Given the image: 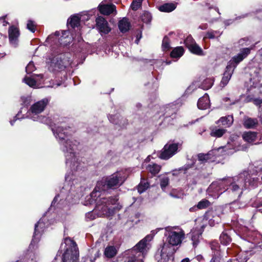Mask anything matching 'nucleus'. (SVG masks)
Instances as JSON below:
<instances>
[{
    "label": "nucleus",
    "mask_w": 262,
    "mask_h": 262,
    "mask_svg": "<svg viewBox=\"0 0 262 262\" xmlns=\"http://www.w3.org/2000/svg\"><path fill=\"white\" fill-rule=\"evenodd\" d=\"M97 191L94 190L91 193V198L96 203V208L101 210L108 216H113L116 213V208L109 207L115 205L118 201L117 196L105 197H96Z\"/></svg>",
    "instance_id": "1"
},
{
    "label": "nucleus",
    "mask_w": 262,
    "mask_h": 262,
    "mask_svg": "<svg viewBox=\"0 0 262 262\" xmlns=\"http://www.w3.org/2000/svg\"><path fill=\"white\" fill-rule=\"evenodd\" d=\"M257 174L251 171L244 170L237 176L230 178L243 191L247 189L254 188L258 186L259 179Z\"/></svg>",
    "instance_id": "2"
},
{
    "label": "nucleus",
    "mask_w": 262,
    "mask_h": 262,
    "mask_svg": "<svg viewBox=\"0 0 262 262\" xmlns=\"http://www.w3.org/2000/svg\"><path fill=\"white\" fill-rule=\"evenodd\" d=\"M70 127H68V128H63L62 126H58L57 127L52 128V130L54 135H55L56 137L57 138H59L60 142L63 143L66 148L64 150H66L67 152L70 154V156L72 158L71 159H70V158H68L69 155H66L67 163H68V161L72 162V159L75 157V153L74 152V149L72 145V141L68 139V137L71 135L70 132Z\"/></svg>",
    "instance_id": "3"
},
{
    "label": "nucleus",
    "mask_w": 262,
    "mask_h": 262,
    "mask_svg": "<svg viewBox=\"0 0 262 262\" xmlns=\"http://www.w3.org/2000/svg\"><path fill=\"white\" fill-rule=\"evenodd\" d=\"M125 180L119 172L115 173L109 177L103 178L97 182L96 187L98 191H105L109 189L119 188L124 183Z\"/></svg>",
    "instance_id": "4"
},
{
    "label": "nucleus",
    "mask_w": 262,
    "mask_h": 262,
    "mask_svg": "<svg viewBox=\"0 0 262 262\" xmlns=\"http://www.w3.org/2000/svg\"><path fill=\"white\" fill-rule=\"evenodd\" d=\"M68 55V53H63L51 58L49 67V70L52 72L64 70L70 63V58Z\"/></svg>",
    "instance_id": "5"
},
{
    "label": "nucleus",
    "mask_w": 262,
    "mask_h": 262,
    "mask_svg": "<svg viewBox=\"0 0 262 262\" xmlns=\"http://www.w3.org/2000/svg\"><path fill=\"white\" fill-rule=\"evenodd\" d=\"M67 240L71 242L72 246L63 253L61 262H79V252L76 243L69 237L65 238V241Z\"/></svg>",
    "instance_id": "6"
},
{
    "label": "nucleus",
    "mask_w": 262,
    "mask_h": 262,
    "mask_svg": "<svg viewBox=\"0 0 262 262\" xmlns=\"http://www.w3.org/2000/svg\"><path fill=\"white\" fill-rule=\"evenodd\" d=\"M181 144L179 143H167L161 151L159 158L163 160H168L179 151Z\"/></svg>",
    "instance_id": "7"
},
{
    "label": "nucleus",
    "mask_w": 262,
    "mask_h": 262,
    "mask_svg": "<svg viewBox=\"0 0 262 262\" xmlns=\"http://www.w3.org/2000/svg\"><path fill=\"white\" fill-rule=\"evenodd\" d=\"M219 149H213L207 153H199L197 155L198 161L200 164L205 165L207 163H212L216 161L219 157Z\"/></svg>",
    "instance_id": "8"
},
{
    "label": "nucleus",
    "mask_w": 262,
    "mask_h": 262,
    "mask_svg": "<svg viewBox=\"0 0 262 262\" xmlns=\"http://www.w3.org/2000/svg\"><path fill=\"white\" fill-rule=\"evenodd\" d=\"M108 119L112 123L117 125L119 129L126 128L128 124V120L119 114L109 115Z\"/></svg>",
    "instance_id": "9"
},
{
    "label": "nucleus",
    "mask_w": 262,
    "mask_h": 262,
    "mask_svg": "<svg viewBox=\"0 0 262 262\" xmlns=\"http://www.w3.org/2000/svg\"><path fill=\"white\" fill-rule=\"evenodd\" d=\"M20 35V31L18 28L14 25L9 27L8 29V37L10 43L16 48L18 45V37Z\"/></svg>",
    "instance_id": "10"
},
{
    "label": "nucleus",
    "mask_w": 262,
    "mask_h": 262,
    "mask_svg": "<svg viewBox=\"0 0 262 262\" xmlns=\"http://www.w3.org/2000/svg\"><path fill=\"white\" fill-rule=\"evenodd\" d=\"M97 29L101 34H107L111 31L107 20L102 16H99L96 19Z\"/></svg>",
    "instance_id": "11"
},
{
    "label": "nucleus",
    "mask_w": 262,
    "mask_h": 262,
    "mask_svg": "<svg viewBox=\"0 0 262 262\" xmlns=\"http://www.w3.org/2000/svg\"><path fill=\"white\" fill-rule=\"evenodd\" d=\"M49 103L48 99L44 98L34 103L31 106L29 109L32 114L37 115L42 112Z\"/></svg>",
    "instance_id": "12"
},
{
    "label": "nucleus",
    "mask_w": 262,
    "mask_h": 262,
    "mask_svg": "<svg viewBox=\"0 0 262 262\" xmlns=\"http://www.w3.org/2000/svg\"><path fill=\"white\" fill-rule=\"evenodd\" d=\"M184 235L185 233L183 230H181L179 232L172 231L169 233L168 242L169 244L172 246H177L181 243Z\"/></svg>",
    "instance_id": "13"
},
{
    "label": "nucleus",
    "mask_w": 262,
    "mask_h": 262,
    "mask_svg": "<svg viewBox=\"0 0 262 262\" xmlns=\"http://www.w3.org/2000/svg\"><path fill=\"white\" fill-rule=\"evenodd\" d=\"M236 68L234 65L230 64L228 61L227 66L226 67L225 71L223 74L220 85L222 87H225L228 83L233 73L234 69Z\"/></svg>",
    "instance_id": "14"
},
{
    "label": "nucleus",
    "mask_w": 262,
    "mask_h": 262,
    "mask_svg": "<svg viewBox=\"0 0 262 262\" xmlns=\"http://www.w3.org/2000/svg\"><path fill=\"white\" fill-rule=\"evenodd\" d=\"M251 49L249 48H245L241 49L239 53L236 56H233L229 62L230 64L237 67V64L246 58L250 54Z\"/></svg>",
    "instance_id": "15"
},
{
    "label": "nucleus",
    "mask_w": 262,
    "mask_h": 262,
    "mask_svg": "<svg viewBox=\"0 0 262 262\" xmlns=\"http://www.w3.org/2000/svg\"><path fill=\"white\" fill-rule=\"evenodd\" d=\"M222 182L226 187V190L238 194L239 196L242 194L243 191L239 187V186L235 183L234 181H232L230 177L223 179Z\"/></svg>",
    "instance_id": "16"
},
{
    "label": "nucleus",
    "mask_w": 262,
    "mask_h": 262,
    "mask_svg": "<svg viewBox=\"0 0 262 262\" xmlns=\"http://www.w3.org/2000/svg\"><path fill=\"white\" fill-rule=\"evenodd\" d=\"M204 219L208 221L209 224L211 226H213L215 224H217L221 221L220 216L217 215L216 212L213 210H208L204 215Z\"/></svg>",
    "instance_id": "17"
},
{
    "label": "nucleus",
    "mask_w": 262,
    "mask_h": 262,
    "mask_svg": "<svg viewBox=\"0 0 262 262\" xmlns=\"http://www.w3.org/2000/svg\"><path fill=\"white\" fill-rule=\"evenodd\" d=\"M98 10L100 13L103 15H108L116 11V7L113 4H102L98 6Z\"/></svg>",
    "instance_id": "18"
},
{
    "label": "nucleus",
    "mask_w": 262,
    "mask_h": 262,
    "mask_svg": "<svg viewBox=\"0 0 262 262\" xmlns=\"http://www.w3.org/2000/svg\"><path fill=\"white\" fill-rule=\"evenodd\" d=\"M70 32L69 30H63L62 31V35L58 38L59 45L61 46H67L72 42V37L69 36Z\"/></svg>",
    "instance_id": "19"
},
{
    "label": "nucleus",
    "mask_w": 262,
    "mask_h": 262,
    "mask_svg": "<svg viewBox=\"0 0 262 262\" xmlns=\"http://www.w3.org/2000/svg\"><path fill=\"white\" fill-rule=\"evenodd\" d=\"M118 28L120 31L122 33H125L128 32L130 28L131 24L127 17H123L120 20L118 24Z\"/></svg>",
    "instance_id": "20"
},
{
    "label": "nucleus",
    "mask_w": 262,
    "mask_h": 262,
    "mask_svg": "<svg viewBox=\"0 0 262 262\" xmlns=\"http://www.w3.org/2000/svg\"><path fill=\"white\" fill-rule=\"evenodd\" d=\"M197 105L199 109L202 110H206L209 107L210 99L207 93L205 94L203 96L199 98Z\"/></svg>",
    "instance_id": "21"
},
{
    "label": "nucleus",
    "mask_w": 262,
    "mask_h": 262,
    "mask_svg": "<svg viewBox=\"0 0 262 262\" xmlns=\"http://www.w3.org/2000/svg\"><path fill=\"white\" fill-rule=\"evenodd\" d=\"M80 17L77 15H72L67 20V27L69 29L71 28L74 29L80 26Z\"/></svg>",
    "instance_id": "22"
},
{
    "label": "nucleus",
    "mask_w": 262,
    "mask_h": 262,
    "mask_svg": "<svg viewBox=\"0 0 262 262\" xmlns=\"http://www.w3.org/2000/svg\"><path fill=\"white\" fill-rule=\"evenodd\" d=\"M201 236V233L198 231H191L187 234V237L190 238L192 242L193 247L195 248L200 243V238Z\"/></svg>",
    "instance_id": "23"
},
{
    "label": "nucleus",
    "mask_w": 262,
    "mask_h": 262,
    "mask_svg": "<svg viewBox=\"0 0 262 262\" xmlns=\"http://www.w3.org/2000/svg\"><path fill=\"white\" fill-rule=\"evenodd\" d=\"M177 4L173 3H166L159 7V10L163 12H171L176 9Z\"/></svg>",
    "instance_id": "24"
},
{
    "label": "nucleus",
    "mask_w": 262,
    "mask_h": 262,
    "mask_svg": "<svg viewBox=\"0 0 262 262\" xmlns=\"http://www.w3.org/2000/svg\"><path fill=\"white\" fill-rule=\"evenodd\" d=\"M257 135L258 134L256 132H248L243 134V138L245 141L251 143L256 141L257 138Z\"/></svg>",
    "instance_id": "25"
},
{
    "label": "nucleus",
    "mask_w": 262,
    "mask_h": 262,
    "mask_svg": "<svg viewBox=\"0 0 262 262\" xmlns=\"http://www.w3.org/2000/svg\"><path fill=\"white\" fill-rule=\"evenodd\" d=\"M188 49L191 53L194 55L200 56L205 55L203 49L196 43H193L192 46H189Z\"/></svg>",
    "instance_id": "26"
},
{
    "label": "nucleus",
    "mask_w": 262,
    "mask_h": 262,
    "mask_svg": "<svg viewBox=\"0 0 262 262\" xmlns=\"http://www.w3.org/2000/svg\"><path fill=\"white\" fill-rule=\"evenodd\" d=\"M185 52L184 48L182 46L177 47L172 49L170 56L173 58H179L183 55Z\"/></svg>",
    "instance_id": "27"
},
{
    "label": "nucleus",
    "mask_w": 262,
    "mask_h": 262,
    "mask_svg": "<svg viewBox=\"0 0 262 262\" xmlns=\"http://www.w3.org/2000/svg\"><path fill=\"white\" fill-rule=\"evenodd\" d=\"M258 124L256 118L247 117L245 118L243 125L246 128H253Z\"/></svg>",
    "instance_id": "28"
},
{
    "label": "nucleus",
    "mask_w": 262,
    "mask_h": 262,
    "mask_svg": "<svg viewBox=\"0 0 262 262\" xmlns=\"http://www.w3.org/2000/svg\"><path fill=\"white\" fill-rule=\"evenodd\" d=\"M233 117L232 115H228L222 117L218 120V123L227 127L230 126L233 123Z\"/></svg>",
    "instance_id": "29"
},
{
    "label": "nucleus",
    "mask_w": 262,
    "mask_h": 262,
    "mask_svg": "<svg viewBox=\"0 0 262 262\" xmlns=\"http://www.w3.org/2000/svg\"><path fill=\"white\" fill-rule=\"evenodd\" d=\"M194 162L191 164H185L183 166L179 168L178 169L173 170L172 174L173 176H178L180 171H183L184 174L187 172V171L194 167Z\"/></svg>",
    "instance_id": "30"
},
{
    "label": "nucleus",
    "mask_w": 262,
    "mask_h": 262,
    "mask_svg": "<svg viewBox=\"0 0 262 262\" xmlns=\"http://www.w3.org/2000/svg\"><path fill=\"white\" fill-rule=\"evenodd\" d=\"M221 243L224 245H229L232 241L231 237L228 233V231H224L220 236Z\"/></svg>",
    "instance_id": "31"
},
{
    "label": "nucleus",
    "mask_w": 262,
    "mask_h": 262,
    "mask_svg": "<svg viewBox=\"0 0 262 262\" xmlns=\"http://www.w3.org/2000/svg\"><path fill=\"white\" fill-rule=\"evenodd\" d=\"M117 251L113 246H107L104 250V254L105 257L108 258L114 257L116 255Z\"/></svg>",
    "instance_id": "32"
},
{
    "label": "nucleus",
    "mask_w": 262,
    "mask_h": 262,
    "mask_svg": "<svg viewBox=\"0 0 262 262\" xmlns=\"http://www.w3.org/2000/svg\"><path fill=\"white\" fill-rule=\"evenodd\" d=\"M147 242L146 237L144 238L135 245L134 249L140 252H143L146 247Z\"/></svg>",
    "instance_id": "33"
},
{
    "label": "nucleus",
    "mask_w": 262,
    "mask_h": 262,
    "mask_svg": "<svg viewBox=\"0 0 262 262\" xmlns=\"http://www.w3.org/2000/svg\"><path fill=\"white\" fill-rule=\"evenodd\" d=\"M214 80L212 78H207L204 80L200 85V88L204 90H208L213 85Z\"/></svg>",
    "instance_id": "34"
},
{
    "label": "nucleus",
    "mask_w": 262,
    "mask_h": 262,
    "mask_svg": "<svg viewBox=\"0 0 262 262\" xmlns=\"http://www.w3.org/2000/svg\"><path fill=\"white\" fill-rule=\"evenodd\" d=\"M161 166L157 164H149L147 167L148 171L152 175L155 176L160 171Z\"/></svg>",
    "instance_id": "35"
},
{
    "label": "nucleus",
    "mask_w": 262,
    "mask_h": 262,
    "mask_svg": "<svg viewBox=\"0 0 262 262\" xmlns=\"http://www.w3.org/2000/svg\"><path fill=\"white\" fill-rule=\"evenodd\" d=\"M195 173H196V175L194 176L193 178V180L192 181V184L193 185H196L198 183V180H201L202 179H205L206 178L205 174L203 173L198 168H195L194 169Z\"/></svg>",
    "instance_id": "36"
},
{
    "label": "nucleus",
    "mask_w": 262,
    "mask_h": 262,
    "mask_svg": "<svg viewBox=\"0 0 262 262\" xmlns=\"http://www.w3.org/2000/svg\"><path fill=\"white\" fill-rule=\"evenodd\" d=\"M162 49L164 52L169 51L171 49L170 45V39L166 35L163 37L162 43Z\"/></svg>",
    "instance_id": "37"
},
{
    "label": "nucleus",
    "mask_w": 262,
    "mask_h": 262,
    "mask_svg": "<svg viewBox=\"0 0 262 262\" xmlns=\"http://www.w3.org/2000/svg\"><path fill=\"white\" fill-rule=\"evenodd\" d=\"M142 21L145 24H149L152 19L151 14L147 11H144L141 16Z\"/></svg>",
    "instance_id": "38"
},
{
    "label": "nucleus",
    "mask_w": 262,
    "mask_h": 262,
    "mask_svg": "<svg viewBox=\"0 0 262 262\" xmlns=\"http://www.w3.org/2000/svg\"><path fill=\"white\" fill-rule=\"evenodd\" d=\"M226 131V129L223 128L213 129L211 130L210 135L212 137L220 138L222 137Z\"/></svg>",
    "instance_id": "39"
},
{
    "label": "nucleus",
    "mask_w": 262,
    "mask_h": 262,
    "mask_svg": "<svg viewBox=\"0 0 262 262\" xmlns=\"http://www.w3.org/2000/svg\"><path fill=\"white\" fill-rule=\"evenodd\" d=\"M211 205V203L208 200L204 199L200 201L196 205L199 209H206Z\"/></svg>",
    "instance_id": "40"
},
{
    "label": "nucleus",
    "mask_w": 262,
    "mask_h": 262,
    "mask_svg": "<svg viewBox=\"0 0 262 262\" xmlns=\"http://www.w3.org/2000/svg\"><path fill=\"white\" fill-rule=\"evenodd\" d=\"M169 183V179L168 177H163L160 180V185L162 189L164 191L166 187Z\"/></svg>",
    "instance_id": "41"
},
{
    "label": "nucleus",
    "mask_w": 262,
    "mask_h": 262,
    "mask_svg": "<svg viewBox=\"0 0 262 262\" xmlns=\"http://www.w3.org/2000/svg\"><path fill=\"white\" fill-rule=\"evenodd\" d=\"M210 248L212 250L216 251V253H214L213 255H216L220 257V253L218 250L220 248V245L216 241H213L210 243Z\"/></svg>",
    "instance_id": "42"
},
{
    "label": "nucleus",
    "mask_w": 262,
    "mask_h": 262,
    "mask_svg": "<svg viewBox=\"0 0 262 262\" xmlns=\"http://www.w3.org/2000/svg\"><path fill=\"white\" fill-rule=\"evenodd\" d=\"M143 0H133L131 4V8L134 11H137L142 5Z\"/></svg>",
    "instance_id": "43"
},
{
    "label": "nucleus",
    "mask_w": 262,
    "mask_h": 262,
    "mask_svg": "<svg viewBox=\"0 0 262 262\" xmlns=\"http://www.w3.org/2000/svg\"><path fill=\"white\" fill-rule=\"evenodd\" d=\"M174 113V108L171 106H167L165 108V113L164 114V116L165 118H168L171 117Z\"/></svg>",
    "instance_id": "44"
},
{
    "label": "nucleus",
    "mask_w": 262,
    "mask_h": 262,
    "mask_svg": "<svg viewBox=\"0 0 262 262\" xmlns=\"http://www.w3.org/2000/svg\"><path fill=\"white\" fill-rule=\"evenodd\" d=\"M36 25L32 20H28L27 24V28L31 32L34 33L36 31Z\"/></svg>",
    "instance_id": "45"
},
{
    "label": "nucleus",
    "mask_w": 262,
    "mask_h": 262,
    "mask_svg": "<svg viewBox=\"0 0 262 262\" xmlns=\"http://www.w3.org/2000/svg\"><path fill=\"white\" fill-rule=\"evenodd\" d=\"M195 43V40L191 35L187 36L184 40L185 46L187 49L189 48V46H192L193 43Z\"/></svg>",
    "instance_id": "46"
},
{
    "label": "nucleus",
    "mask_w": 262,
    "mask_h": 262,
    "mask_svg": "<svg viewBox=\"0 0 262 262\" xmlns=\"http://www.w3.org/2000/svg\"><path fill=\"white\" fill-rule=\"evenodd\" d=\"M25 83L31 87L35 86L36 84V80L31 77H26L24 79Z\"/></svg>",
    "instance_id": "47"
},
{
    "label": "nucleus",
    "mask_w": 262,
    "mask_h": 262,
    "mask_svg": "<svg viewBox=\"0 0 262 262\" xmlns=\"http://www.w3.org/2000/svg\"><path fill=\"white\" fill-rule=\"evenodd\" d=\"M216 33V31L211 30L210 31H208L206 33L205 36L203 38V40H205L207 38L208 39H214L215 38V34L214 33Z\"/></svg>",
    "instance_id": "48"
},
{
    "label": "nucleus",
    "mask_w": 262,
    "mask_h": 262,
    "mask_svg": "<svg viewBox=\"0 0 262 262\" xmlns=\"http://www.w3.org/2000/svg\"><path fill=\"white\" fill-rule=\"evenodd\" d=\"M148 183H140L138 187V191L140 192H142L145 191L148 188Z\"/></svg>",
    "instance_id": "49"
},
{
    "label": "nucleus",
    "mask_w": 262,
    "mask_h": 262,
    "mask_svg": "<svg viewBox=\"0 0 262 262\" xmlns=\"http://www.w3.org/2000/svg\"><path fill=\"white\" fill-rule=\"evenodd\" d=\"M250 101L252 102L254 105L258 106L259 108L261 107L262 104V99L257 98H251Z\"/></svg>",
    "instance_id": "50"
},
{
    "label": "nucleus",
    "mask_w": 262,
    "mask_h": 262,
    "mask_svg": "<svg viewBox=\"0 0 262 262\" xmlns=\"http://www.w3.org/2000/svg\"><path fill=\"white\" fill-rule=\"evenodd\" d=\"M136 39L135 40V43L138 44L140 39L142 38V31L140 29H137L136 30Z\"/></svg>",
    "instance_id": "51"
},
{
    "label": "nucleus",
    "mask_w": 262,
    "mask_h": 262,
    "mask_svg": "<svg viewBox=\"0 0 262 262\" xmlns=\"http://www.w3.org/2000/svg\"><path fill=\"white\" fill-rule=\"evenodd\" d=\"M253 207L255 208L262 207V198L255 201L253 203Z\"/></svg>",
    "instance_id": "52"
},
{
    "label": "nucleus",
    "mask_w": 262,
    "mask_h": 262,
    "mask_svg": "<svg viewBox=\"0 0 262 262\" xmlns=\"http://www.w3.org/2000/svg\"><path fill=\"white\" fill-rule=\"evenodd\" d=\"M34 68L33 64L30 62L26 68V70L27 73H31L33 71V68Z\"/></svg>",
    "instance_id": "53"
},
{
    "label": "nucleus",
    "mask_w": 262,
    "mask_h": 262,
    "mask_svg": "<svg viewBox=\"0 0 262 262\" xmlns=\"http://www.w3.org/2000/svg\"><path fill=\"white\" fill-rule=\"evenodd\" d=\"M60 32L59 31H56L54 34H51L50 35L48 38H47V39L48 40H52V39L54 38L55 37H59V36H60Z\"/></svg>",
    "instance_id": "54"
},
{
    "label": "nucleus",
    "mask_w": 262,
    "mask_h": 262,
    "mask_svg": "<svg viewBox=\"0 0 262 262\" xmlns=\"http://www.w3.org/2000/svg\"><path fill=\"white\" fill-rule=\"evenodd\" d=\"M221 257L217 255H212V257L210 262H221Z\"/></svg>",
    "instance_id": "55"
},
{
    "label": "nucleus",
    "mask_w": 262,
    "mask_h": 262,
    "mask_svg": "<svg viewBox=\"0 0 262 262\" xmlns=\"http://www.w3.org/2000/svg\"><path fill=\"white\" fill-rule=\"evenodd\" d=\"M39 224V222H38L35 225L34 232V235H37L39 233V231H38V229H37Z\"/></svg>",
    "instance_id": "56"
},
{
    "label": "nucleus",
    "mask_w": 262,
    "mask_h": 262,
    "mask_svg": "<svg viewBox=\"0 0 262 262\" xmlns=\"http://www.w3.org/2000/svg\"><path fill=\"white\" fill-rule=\"evenodd\" d=\"M21 99L23 100V103L25 105H28L29 104V100L27 97H21Z\"/></svg>",
    "instance_id": "57"
},
{
    "label": "nucleus",
    "mask_w": 262,
    "mask_h": 262,
    "mask_svg": "<svg viewBox=\"0 0 262 262\" xmlns=\"http://www.w3.org/2000/svg\"><path fill=\"white\" fill-rule=\"evenodd\" d=\"M208 27L207 24H202L199 26V28L201 30H206Z\"/></svg>",
    "instance_id": "58"
},
{
    "label": "nucleus",
    "mask_w": 262,
    "mask_h": 262,
    "mask_svg": "<svg viewBox=\"0 0 262 262\" xmlns=\"http://www.w3.org/2000/svg\"><path fill=\"white\" fill-rule=\"evenodd\" d=\"M259 71H260L259 68H256L254 71V74H255V77H256L258 79L260 77Z\"/></svg>",
    "instance_id": "59"
},
{
    "label": "nucleus",
    "mask_w": 262,
    "mask_h": 262,
    "mask_svg": "<svg viewBox=\"0 0 262 262\" xmlns=\"http://www.w3.org/2000/svg\"><path fill=\"white\" fill-rule=\"evenodd\" d=\"M239 256H240V255H239L238 256L239 262H247V261L248 258H247V256H245L244 258H243V259H242V258L240 257Z\"/></svg>",
    "instance_id": "60"
},
{
    "label": "nucleus",
    "mask_w": 262,
    "mask_h": 262,
    "mask_svg": "<svg viewBox=\"0 0 262 262\" xmlns=\"http://www.w3.org/2000/svg\"><path fill=\"white\" fill-rule=\"evenodd\" d=\"M43 119H45V122L47 124L51 123V120L49 118H46L45 117H43Z\"/></svg>",
    "instance_id": "61"
},
{
    "label": "nucleus",
    "mask_w": 262,
    "mask_h": 262,
    "mask_svg": "<svg viewBox=\"0 0 262 262\" xmlns=\"http://www.w3.org/2000/svg\"><path fill=\"white\" fill-rule=\"evenodd\" d=\"M198 209L197 208L196 205V206H194L190 208L189 211L190 212H194V211H196Z\"/></svg>",
    "instance_id": "62"
},
{
    "label": "nucleus",
    "mask_w": 262,
    "mask_h": 262,
    "mask_svg": "<svg viewBox=\"0 0 262 262\" xmlns=\"http://www.w3.org/2000/svg\"><path fill=\"white\" fill-rule=\"evenodd\" d=\"M258 54L260 57V59L262 60V48L258 51Z\"/></svg>",
    "instance_id": "63"
},
{
    "label": "nucleus",
    "mask_w": 262,
    "mask_h": 262,
    "mask_svg": "<svg viewBox=\"0 0 262 262\" xmlns=\"http://www.w3.org/2000/svg\"><path fill=\"white\" fill-rule=\"evenodd\" d=\"M181 262H190V260L188 258H185L183 259Z\"/></svg>",
    "instance_id": "64"
}]
</instances>
